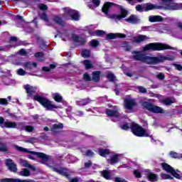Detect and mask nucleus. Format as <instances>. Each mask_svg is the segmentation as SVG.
Here are the masks:
<instances>
[{"mask_svg":"<svg viewBox=\"0 0 182 182\" xmlns=\"http://www.w3.org/2000/svg\"><path fill=\"white\" fill-rule=\"evenodd\" d=\"M133 59L134 60L143 62V63H146V65H157L159 63H162L164 60H168V57L160 55L156 57H150L146 55L144 53H141L139 50H134Z\"/></svg>","mask_w":182,"mask_h":182,"instance_id":"nucleus-1","label":"nucleus"},{"mask_svg":"<svg viewBox=\"0 0 182 182\" xmlns=\"http://www.w3.org/2000/svg\"><path fill=\"white\" fill-rule=\"evenodd\" d=\"M112 6H116L117 8L119 9L120 14L118 15L114 14L109 16V11H110V9L112 8ZM102 11L106 15V16H108L111 19L118 21H120V19H124V18L129 15V11L126 9L123 8L122 6L110 1H107L104 4L102 8Z\"/></svg>","mask_w":182,"mask_h":182,"instance_id":"nucleus-2","label":"nucleus"},{"mask_svg":"<svg viewBox=\"0 0 182 182\" xmlns=\"http://www.w3.org/2000/svg\"><path fill=\"white\" fill-rule=\"evenodd\" d=\"M33 100L39 102V104L41 106H43V107H44V109H46V110L53 112V110L55 109H59V106H58L56 105H53V102H52L49 99H48L43 96H41L38 94L34 95Z\"/></svg>","mask_w":182,"mask_h":182,"instance_id":"nucleus-3","label":"nucleus"},{"mask_svg":"<svg viewBox=\"0 0 182 182\" xmlns=\"http://www.w3.org/2000/svg\"><path fill=\"white\" fill-rule=\"evenodd\" d=\"M167 49L174 50V48L168 46V44L161 43H150L144 47L143 50L144 52H147V50H151V52H156L157 50H167Z\"/></svg>","mask_w":182,"mask_h":182,"instance_id":"nucleus-4","label":"nucleus"},{"mask_svg":"<svg viewBox=\"0 0 182 182\" xmlns=\"http://www.w3.org/2000/svg\"><path fill=\"white\" fill-rule=\"evenodd\" d=\"M130 129L132 134L136 137H150L149 132L139 124L132 122Z\"/></svg>","mask_w":182,"mask_h":182,"instance_id":"nucleus-5","label":"nucleus"},{"mask_svg":"<svg viewBox=\"0 0 182 182\" xmlns=\"http://www.w3.org/2000/svg\"><path fill=\"white\" fill-rule=\"evenodd\" d=\"M142 106L144 109L148 110L150 113H154V114H166V111L163 109V107L156 105L152 102L144 101L142 102Z\"/></svg>","mask_w":182,"mask_h":182,"instance_id":"nucleus-6","label":"nucleus"},{"mask_svg":"<svg viewBox=\"0 0 182 182\" xmlns=\"http://www.w3.org/2000/svg\"><path fill=\"white\" fill-rule=\"evenodd\" d=\"M63 11L65 12L63 18L66 21H75V22H77V21L80 20V14H79V11L67 7L64 8Z\"/></svg>","mask_w":182,"mask_h":182,"instance_id":"nucleus-7","label":"nucleus"},{"mask_svg":"<svg viewBox=\"0 0 182 182\" xmlns=\"http://www.w3.org/2000/svg\"><path fill=\"white\" fill-rule=\"evenodd\" d=\"M16 149V150H18V151H21L22 153H28L29 154H33V156H36L38 159H41V163L43 164L49 161V156H48L46 154L42 152H36L35 151H28L27 149L18 146H17Z\"/></svg>","mask_w":182,"mask_h":182,"instance_id":"nucleus-8","label":"nucleus"},{"mask_svg":"<svg viewBox=\"0 0 182 182\" xmlns=\"http://www.w3.org/2000/svg\"><path fill=\"white\" fill-rule=\"evenodd\" d=\"M71 39L74 43H78L79 46H83L87 42L85 38L79 36L76 33L71 34Z\"/></svg>","mask_w":182,"mask_h":182,"instance_id":"nucleus-9","label":"nucleus"},{"mask_svg":"<svg viewBox=\"0 0 182 182\" xmlns=\"http://www.w3.org/2000/svg\"><path fill=\"white\" fill-rule=\"evenodd\" d=\"M1 127H2L3 129H16L17 124L15 122H5V119L1 117Z\"/></svg>","mask_w":182,"mask_h":182,"instance_id":"nucleus-10","label":"nucleus"},{"mask_svg":"<svg viewBox=\"0 0 182 182\" xmlns=\"http://www.w3.org/2000/svg\"><path fill=\"white\" fill-rule=\"evenodd\" d=\"M5 164L9 171H11L12 173H16V171H18V167H16V164L14 163V161L12 159H6Z\"/></svg>","mask_w":182,"mask_h":182,"instance_id":"nucleus-11","label":"nucleus"},{"mask_svg":"<svg viewBox=\"0 0 182 182\" xmlns=\"http://www.w3.org/2000/svg\"><path fill=\"white\" fill-rule=\"evenodd\" d=\"M124 106L127 110H133V108L137 106V102L133 99L127 98L124 100Z\"/></svg>","mask_w":182,"mask_h":182,"instance_id":"nucleus-12","label":"nucleus"},{"mask_svg":"<svg viewBox=\"0 0 182 182\" xmlns=\"http://www.w3.org/2000/svg\"><path fill=\"white\" fill-rule=\"evenodd\" d=\"M127 36L124 33H109L107 34L106 40L107 41H110L112 39H117V38H119L120 39H123L126 38Z\"/></svg>","mask_w":182,"mask_h":182,"instance_id":"nucleus-13","label":"nucleus"},{"mask_svg":"<svg viewBox=\"0 0 182 182\" xmlns=\"http://www.w3.org/2000/svg\"><path fill=\"white\" fill-rule=\"evenodd\" d=\"M53 171H55V173H58V174H60V176L66 177V178H69V177H70L69 173L66 172L68 171V168H62L61 169H58V168L53 167Z\"/></svg>","mask_w":182,"mask_h":182,"instance_id":"nucleus-14","label":"nucleus"},{"mask_svg":"<svg viewBox=\"0 0 182 182\" xmlns=\"http://www.w3.org/2000/svg\"><path fill=\"white\" fill-rule=\"evenodd\" d=\"M23 88L25 89L28 97H33V94L36 92V87L27 84L23 86Z\"/></svg>","mask_w":182,"mask_h":182,"instance_id":"nucleus-15","label":"nucleus"},{"mask_svg":"<svg viewBox=\"0 0 182 182\" xmlns=\"http://www.w3.org/2000/svg\"><path fill=\"white\" fill-rule=\"evenodd\" d=\"M154 9H161V6H157L151 3H146L144 6V11L145 12H149V11H153Z\"/></svg>","mask_w":182,"mask_h":182,"instance_id":"nucleus-16","label":"nucleus"},{"mask_svg":"<svg viewBox=\"0 0 182 182\" xmlns=\"http://www.w3.org/2000/svg\"><path fill=\"white\" fill-rule=\"evenodd\" d=\"M124 21L125 22H128V23H131L132 25H136L140 22L139 17L134 14H132L128 18H125Z\"/></svg>","mask_w":182,"mask_h":182,"instance_id":"nucleus-17","label":"nucleus"},{"mask_svg":"<svg viewBox=\"0 0 182 182\" xmlns=\"http://www.w3.org/2000/svg\"><path fill=\"white\" fill-rule=\"evenodd\" d=\"M105 114L108 117H120V113L117 110H112L110 109H106Z\"/></svg>","mask_w":182,"mask_h":182,"instance_id":"nucleus-18","label":"nucleus"},{"mask_svg":"<svg viewBox=\"0 0 182 182\" xmlns=\"http://www.w3.org/2000/svg\"><path fill=\"white\" fill-rule=\"evenodd\" d=\"M62 129H63V124H54L50 128V132H52L53 134H56L59 133V130H62Z\"/></svg>","mask_w":182,"mask_h":182,"instance_id":"nucleus-19","label":"nucleus"},{"mask_svg":"<svg viewBox=\"0 0 182 182\" xmlns=\"http://www.w3.org/2000/svg\"><path fill=\"white\" fill-rule=\"evenodd\" d=\"M146 178L148 179V181L150 182H157L160 179V178L157 176V174L154 173L153 172H149Z\"/></svg>","mask_w":182,"mask_h":182,"instance_id":"nucleus-20","label":"nucleus"},{"mask_svg":"<svg viewBox=\"0 0 182 182\" xmlns=\"http://www.w3.org/2000/svg\"><path fill=\"white\" fill-rule=\"evenodd\" d=\"M53 21V22H55L57 25L62 26V28H65V26H66V22L63 21L62 18L59 17V16H54Z\"/></svg>","mask_w":182,"mask_h":182,"instance_id":"nucleus-21","label":"nucleus"},{"mask_svg":"<svg viewBox=\"0 0 182 182\" xmlns=\"http://www.w3.org/2000/svg\"><path fill=\"white\" fill-rule=\"evenodd\" d=\"M108 164H111V166H114V164H117L119 163V155L114 154L111 159H107Z\"/></svg>","mask_w":182,"mask_h":182,"instance_id":"nucleus-22","label":"nucleus"},{"mask_svg":"<svg viewBox=\"0 0 182 182\" xmlns=\"http://www.w3.org/2000/svg\"><path fill=\"white\" fill-rule=\"evenodd\" d=\"M102 72L100 70L94 71L92 72V80L95 82L97 83L100 82V75Z\"/></svg>","mask_w":182,"mask_h":182,"instance_id":"nucleus-23","label":"nucleus"},{"mask_svg":"<svg viewBox=\"0 0 182 182\" xmlns=\"http://www.w3.org/2000/svg\"><path fill=\"white\" fill-rule=\"evenodd\" d=\"M163 17L161 16H149V22H163Z\"/></svg>","mask_w":182,"mask_h":182,"instance_id":"nucleus-24","label":"nucleus"},{"mask_svg":"<svg viewBox=\"0 0 182 182\" xmlns=\"http://www.w3.org/2000/svg\"><path fill=\"white\" fill-rule=\"evenodd\" d=\"M90 102H92V100H90L89 97L85 99H80V100L77 101V105L78 106H87V105H89Z\"/></svg>","mask_w":182,"mask_h":182,"instance_id":"nucleus-25","label":"nucleus"},{"mask_svg":"<svg viewBox=\"0 0 182 182\" xmlns=\"http://www.w3.org/2000/svg\"><path fill=\"white\" fill-rule=\"evenodd\" d=\"M161 167L163 170H164V171H166V173H171V172L174 170L173 167H172L171 166L168 165V164L165 162L161 164Z\"/></svg>","mask_w":182,"mask_h":182,"instance_id":"nucleus-26","label":"nucleus"},{"mask_svg":"<svg viewBox=\"0 0 182 182\" xmlns=\"http://www.w3.org/2000/svg\"><path fill=\"white\" fill-rule=\"evenodd\" d=\"M98 154L101 156V157H106L110 154V149H98Z\"/></svg>","mask_w":182,"mask_h":182,"instance_id":"nucleus-27","label":"nucleus"},{"mask_svg":"<svg viewBox=\"0 0 182 182\" xmlns=\"http://www.w3.org/2000/svg\"><path fill=\"white\" fill-rule=\"evenodd\" d=\"M146 39H149L146 36L139 35L137 37L134 38V42H135V43H140V42H144Z\"/></svg>","mask_w":182,"mask_h":182,"instance_id":"nucleus-28","label":"nucleus"},{"mask_svg":"<svg viewBox=\"0 0 182 182\" xmlns=\"http://www.w3.org/2000/svg\"><path fill=\"white\" fill-rule=\"evenodd\" d=\"M53 99H54L55 102H57V103H62V102H63V97H62L59 92L53 94Z\"/></svg>","mask_w":182,"mask_h":182,"instance_id":"nucleus-29","label":"nucleus"},{"mask_svg":"<svg viewBox=\"0 0 182 182\" xmlns=\"http://www.w3.org/2000/svg\"><path fill=\"white\" fill-rule=\"evenodd\" d=\"M33 66V68H38V64L35 62H33L32 63V62H31V61H28L26 63H24V64H23V67L25 69L31 70V69H32Z\"/></svg>","mask_w":182,"mask_h":182,"instance_id":"nucleus-30","label":"nucleus"},{"mask_svg":"<svg viewBox=\"0 0 182 182\" xmlns=\"http://www.w3.org/2000/svg\"><path fill=\"white\" fill-rule=\"evenodd\" d=\"M18 176H21L22 177H29V176H31V171L28 168H23L18 172Z\"/></svg>","mask_w":182,"mask_h":182,"instance_id":"nucleus-31","label":"nucleus"},{"mask_svg":"<svg viewBox=\"0 0 182 182\" xmlns=\"http://www.w3.org/2000/svg\"><path fill=\"white\" fill-rule=\"evenodd\" d=\"M161 103L165 105V106H170V105H173V103H175V101L173 100V99H171L170 97H166L161 100Z\"/></svg>","mask_w":182,"mask_h":182,"instance_id":"nucleus-32","label":"nucleus"},{"mask_svg":"<svg viewBox=\"0 0 182 182\" xmlns=\"http://www.w3.org/2000/svg\"><path fill=\"white\" fill-rule=\"evenodd\" d=\"M84 66H85L86 70H89L90 69H93V64L89 60H85L83 61Z\"/></svg>","mask_w":182,"mask_h":182,"instance_id":"nucleus-33","label":"nucleus"},{"mask_svg":"<svg viewBox=\"0 0 182 182\" xmlns=\"http://www.w3.org/2000/svg\"><path fill=\"white\" fill-rule=\"evenodd\" d=\"M170 156L171 157V159H182V154H178L175 151H171L170 153Z\"/></svg>","mask_w":182,"mask_h":182,"instance_id":"nucleus-34","label":"nucleus"},{"mask_svg":"<svg viewBox=\"0 0 182 182\" xmlns=\"http://www.w3.org/2000/svg\"><path fill=\"white\" fill-rule=\"evenodd\" d=\"M101 174L105 180H112V177H110V172H109V171L104 170L102 171Z\"/></svg>","mask_w":182,"mask_h":182,"instance_id":"nucleus-35","label":"nucleus"},{"mask_svg":"<svg viewBox=\"0 0 182 182\" xmlns=\"http://www.w3.org/2000/svg\"><path fill=\"white\" fill-rule=\"evenodd\" d=\"M40 19L44 21V22H49V18L48 17V14L45 12H43L38 14Z\"/></svg>","mask_w":182,"mask_h":182,"instance_id":"nucleus-36","label":"nucleus"},{"mask_svg":"<svg viewBox=\"0 0 182 182\" xmlns=\"http://www.w3.org/2000/svg\"><path fill=\"white\" fill-rule=\"evenodd\" d=\"M82 58H90V50L84 49L81 52Z\"/></svg>","mask_w":182,"mask_h":182,"instance_id":"nucleus-37","label":"nucleus"},{"mask_svg":"<svg viewBox=\"0 0 182 182\" xmlns=\"http://www.w3.org/2000/svg\"><path fill=\"white\" fill-rule=\"evenodd\" d=\"M23 166L24 167H27L28 168H31L33 170V171H35V170H36V168H35V167L32 166V165H31L29 164V162H28V161H23Z\"/></svg>","mask_w":182,"mask_h":182,"instance_id":"nucleus-38","label":"nucleus"},{"mask_svg":"<svg viewBox=\"0 0 182 182\" xmlns=\"http://www.w3.org/2000/svg\"><path fill=\"white\" fill-rule=\"evenodd\" d=\"M161 178H163V180H173L174 178L172 177L171 176L167 174V173H161Z\"/></svg>","mask_w":182,"mask_h":182,"instance_id":"nucleus-39","label":"nucleus"},{"mask_svg":"<svg viewBox=\"0 0 182 182\" xmlns=\"http://www.w3.org/2000/svg\"><path fill=\"white\" fill-rule=\"evenodd\" d=\"M83 80H85V82H91L92 81V77H90L89 73H85L83 74Z\"/></svg>","mask_w":182,"mask_h":182,"instance_id":"nucleus-40","label":"nucleus"},{"mask_svg":"<svg viewBox=\"0 0 182 182\" xmlns=\"http://www.w3.org/2000/svg\"><path fill=\"white\" fill-rule=\"evenodd\" d=\"M133 174L136 178H141V172H140V170L136 169L134 171Z\"/></svg>","mask_w":182,"mask_h":182,"instance_id":"nucleus-41","label":"nucleus"},{"mask_svg":"<svg viewBox=\"0 0 182 182\" xmlns=\"http://www.w3.org/2000/svg\"><path fill=\"white\" fill-rule=\"evenodd\" d=\"M171 174L175 178H177L178 180H181V176L178 174L177 172H176V170L173 169L171 172Z\"/></svg>","mask_w":182,"mask_h":182,"instance_id":"nucleus-42","label":"nucleus"},{"mask_svg":"<svg viewBox=\"0 0 182 182\" xmlns=\"http://www.w3.org/2000/svg\"><path fill=\"white\" fill-rule=\"evenodd\" d=\"M107 78L109 82H114V74L108 73L107 75Z\"/></svg>","mask_w":182,"mask_h":182,"instance_id":"nucleus-43","label":"nucleus"},{"mask_svg":"<svg viewBox=\"0 0 182 182\" xmlns=\"http://www.w3.org/2000/svg\"><path fill=\"white\" fill-rule=\"evenodd\" d=\"M90 44L92 48H97V46H99V41L92 40L90 41Z\"/></svg>","mask_w":182,"mask_h":182,"instance_id":"nucleus-44","label":"nucleus"},{"mask_svg":"<svg viewBox=\"0 0 182 182\" xmlns=\"http://www.w3.org/2000/svg\"><path fill=\"white\" fill-rule=\"evenodd\" d=\"M1 151L8 153V146L4 143H1Z\"/></svg>","mask_w":182,"mask_h":182,"instance_id":"nucleus-45","label":"nucleus"},{"mask_svg":"<svg viewBox=\"0 0 182 182\" xmlns=\"http://www.w3.org/2000/svg\"><path fill=\"white\" fill-rule=\"evenodd\" d=\"M38 7L41 11H48V6L45 4H39Z\"/></svg>","mask_w":182,"mask_h":182,"instance_id":"nucleus-46","label":"nucleus"},{"mask_svg":"<svg viewBox=\"0 0 182 182\" xmlns=\"http://www.w3.org/2000/svg\"><path fill=\"white\" fill-rule=\"evenodd\" d=\"M25 127H26V126H25L23 122H20L16 129H18V130H20L21 132H22V131L25 130Z\"/></svg>","mask_w":182,"mask_h":182,"instance_id":"nucleus-47","label":"nucleus"},{"mask_svg":"<svg viewBox=\"0 0 182 182\" xmlns=\"http://www.w3.org/2000/svg\"><path fill=\"white\" fill-rule=\"evenodd\" d=\"M137 89H138L139 93H147V89H146L143 86H138Z\"/></svg>","mask_w":182,"mask_h":182,"instance_id":"nucleus-48","label":"nucleus"},{"mask_svg":"<svg viewBox=\"0 0 182 182\" xmlns=\"http://www.w3.org/2000/svg\"><path fill=\"white\" fill-rule=\"evenodd\" d=\"M171 9L173 10V11H178V9H181V6H180V4H173L171 6Z\"/></svg>","mask_w":182,"mask_h":182,"instance_id":"nucleus-49","label":"nucleus"},{"mask_svg":"<svg viewBox=\"0 0 182 182\" xmlns=\"http://www.w3.org/2000/svg\"><path fill=\"white\" fill-rule=\"evenodd\" d=\"M33 126H31V125H26L25 127V131L26 132H28V133H31V132H33Z\"/></svg>","mask_w":182,"mask_h":182,"instance_id":"nucleus-50","label":"nucleus"},{"mask_svg":"<svg viewBox=\"0 0 182 182\" xmlns=\"http://www.w3.org/2000/svg\"><path fill=\"white\" fill-rule=\"evenodd\" d=\"M17 73L18 75H19V76H25V75H26V71H25L22 68H19L17 70Z\"/></svg>","mask_w":182,"mask_h":182,"instance_id":"nucleus-51","label":"nucleus"},{"mask_svg":"<svg viewBox=\"0 0 182 182\" xmlns=\"http://www.w3.org/2000/svg\"><path fill=\"white\" fill-rule=\"evenodd\" d=\"M85 156H87V157H93V156H95V153H93L92 150L87 149L85 152Z\"/></svg>","mask_w":182,"mask_h":182,"instance_id":"nucleus-52","label":"nucleus"},{"mask_svg":"<svg viewBox=\"0 0 182 182\" xmlns=\"http://www.w3.org/2000/svg\"><path fill=\"white\" fill-rule=\"evenodd\" d=\"M114 182H127V181H126V179H124L123 178H120V177H115L114 178Z\"/></svg>","mask_w":182,"mask_h":182,"instance_id":"nucleus-53","label":"nucleus"},{"mask_svg":"<svg viewBox=\"0 0 182 182\" xmlns=\"http://www.w3.org/2000/svg\"><path fill=\"white\" fill-rule=\"evenodd\" d=\"M121 129H122V130L127 131V130H129V129H130V126H129V124H128V123H125V124H122V125L121 126Z\"/></svg>","mask_w":182,"mask_h":182,"instance_id":"nucleus-54","label":"nucleus"},{"mask_svg":"<svg viewBox=\"0 0 182 182\" xmlns=\"http://www.w3.org/2000/svg\"><path fill=\"white\" fill-rule=\"evenodd\" d=\"M92 161L89 160L87 162L84 164L85 168H90V167H92Z\"/></svg>","mask_w":182,"mask_h":182,"instance_id":"nucleus-55","label":"nucleus"},{"mask_svg":"<svg viewBox=\"0 0 182 182\" xmlns=\"http://www.w3.org/2000/svg\"><path fill=\"white\" fill-rule=\"evenodd\" d=\"M1 105L7 106V105H9V102H8V100L6 98H1Z\"/></svg>","mask_w":182,"mask_h":182,"instance_id":"nucleus-56","label":"nucleus"},{"mask_svg":"<svg viewBox=\"0 0 182 182\" xmlns=\"http://www.w3.org/2000/svg\"><path fill=\"white\" fill-rule=\"evenodd\" d=\"M105 32L102 30H97L95 31V34L97 35V36H103V35H105Z\"/></svg>","mask_w":182,"mask_h":182,"instance_id":"nucleus-57","label":"nucleus"},{"mask_svg":"<svg viewBox=\"0 0 182 182\" xmlns=\"http://www.w3.org/2000/svg\"><path fill=\"white\" fill-rule=\"evenodd\" d=\"M173 66L176 70H179V72H181L182 70V65L180 64H173Z\"/></svg>","mask_w":182,"mask_h":182,"instance_id":"nucleus-58","label":"nucleus"},{"mask_svg":"<svg viewBox=\"0 0 182 182\" xmlns=\"http://www.w3.org/2000/svg\"><path fill=\"white\" fill-rule=\"evenodd\" d=\"M43 55L44 54L43 52H37L34 55L35 58H43Z\"/></svg>","mask_w":182,"mask_h":182,"instance_id":"nucleus-59","label":"nucleus"},{"mask_svg":"<svg viewBox=\"0 0 182 182\" xmlns=\"http://www.w3.org/2000/svg\"><path fill=\"white\" fill-rule=\"evenodd\" d=\"M156 77H157L158 79H159V80H164V79L166 77H165L164 74H163V73H159V74H158V75H156Z\"/></svg>","mask_w":182,"mask_h":182,"instance_id":"nucleus-60","label":"nucleus"},{"mask_svg":"<svg viewBox=\"0 0 182 182\" xmlns=\"http://www.w3.org/2000/svg\"><path fill=\"white\" fill-rule=\"evenodd\" d=\"M135 8L136 10L138 11H143V9H144V7H143V6L140 4L136 5Z\"/></svg>","mask_w":182,"mask_h":182,"instance_id":"nucleus-61","label":"nucleus"},{"mask_svg":"<svg viewBox=\"0 0 182 182\" xmlns=\"http://www.w3.org/2000/svg\"><path fill=\"white\" fill-rule=\"evenodd\" d=\"M92 4H94V5H95V6H100V0H92Z\"/></svg>","mask_w":182,"mask_h":182,"instance_id":"nucleus-62","label":"nucleus"},{"mask_svg":"<svg viewBox=\"0 0 182 182\" xmlns=\"http://www.w3.org/2000/svg\"><path fill=\"white\" fill-rule=\"evenodd\" d=\"M42 70L43 72H50V68H49L48 66H43L42 68Z\"/></svg>","mask_w":182,"mask_h":182,"instance_id":"nucleus-63","label":"nucleus"},{"mask_svg":"<svg viewBox=\"0 0 182 182\" xmlns=\"http://www.w3.org/2000/svg\"><path fill=\"white\" fill-rule=\"evenodd\" d=\"M36 137H31L28 139V143H33V141H36Z\"/></svg>","mask_w":182,"mask_h":182,"instance_id":"nucleus-64","label":"nucleus"}]
</instances>
